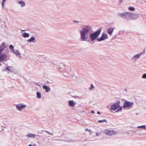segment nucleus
Returning <instances> with one entry per match:
<instances>
[{"mask_svg":"<svg viewBox=\"0 0 146 146\" xmlns=\"http://www.w3.org/2000/svg\"><path fill=\"white\" fill-rule=\"evenodd\" d=\"M24 31H25V30H21V32H24Z\"/></svg>","mask_w":146,"mask_h":146,"instance_id":"obj_39","label":"nucleus"},{"mask_svg":"<svg viewBox=\"0 0 146 146\" xmlns=\"http://www.w3.org/2000/svg\"><path fill=\"white\" fill-rule=\"evenodd\" d=\"M145 52V50H143V53Z\"/></svg>","mask_w":146,"mask_h":146,"instance_id":"obj_42","label":"nucleus"},{"mask_svg":"<svg viewBox=\"0 0 146 146\" xmlns=\"http://www.w3.org/2000/svg\"><path fill=\"white\" fill-rule=\"evenodd\" d=\"M119 108L117 110V111H120L122 109V107L121 106H119Z\"/></svg>","mask_w":146,"mask_h":146,"instance_id":"obj_27","label":"nucleus"},{"mask_svg":"<svg viewBox=\"0 0 146 146\" xmlns=\"http://www.w3.org/2000/svg\"><path fill=\"white\" fill-rule=\"evenodd\" d=\"M108 38V35L104 33H102V35L101 37L99 38H98L97 40L99 41H101L104 40Z\"/></svg>","mask_w":146,"mask_h":146,"instance_id":"obj_8","label":"nucleus"},{"mask_svg":"<svg viewBox=\"0 0 146 146\" xmlns=\"http://www.w3.org/2000/svg\"><path fill=\"white\" fill-rule=\"evenodd\" d=\"M104 122H107V120L106 119H104L103 120H100L98 121V122L99 123Z\"/></svg>","mask_w":146,"mask_h":146,"instance_id":"obj_25","label":"nucleus"},{"mask_svg":"<svg viewBox=\"0 0 146 146\" xmlns=\"http://www.w3.org/2000/svg\"><path fill=\"white\" fill-rule=\"evenodd\" d=\"M1 65H2V64H0V66H1Z\"/></svg>","mask_w":146,"mask_h":146,"instance_id":"obj_43","label":"nucleus"},{"mask_svg":"<svg viewBox=\"0 0 146 146\" xmlns=\"http://www.w3.org/2000/svg\"><path fill=\"white\" fill-rule=\"evenodd\" d=\"M142 78H146V74H143Z\"/></svg>","mask_w":146,"mask_h":146,"instance_id":"obj_29","label":"nucleus"},{"mask_svg":"<svg viewBox=\"0 0 146 146\" xmlns=\"http://www.w3.org/2000/svg\"><path fill=\"white\" fill-rule=\"evenodd\" d=\"M44 131L46 133H48L49 135H53V133H50L48 131H45V130Z\"/></svg>","mask_w":146,"mask_h":146,"instance_id":"obj_28","label":"nucleus"},{"mask_svg":"<svg viewBox=\"0 0 146 146\" xmlns=\"http://www.w3.org/2000/svg\"><path fill=\"white\" fill-rule=\"evenodd\" d=\"M92 31V29L90 26H84L80 31V40L86 41L88 39V35Z\"/></svg>","mask_w":146,"mask_h":146,"instance_id":"obj_1","label":"nucleus"},{"mask_svg":"<svg viewBox=\"0 0 146 146\" xmlns=\"http://www.w3.org/2000/svg\"><path fill=\"white\" fill-rule=\"evenodd\" d=\"M68 102L69 105L70 107H74L75 105V104L73 100H69Z\"/></svg>","mask_w":146,"mask_h":146,"instance_id":"obj_13","label":"nucleus"},{"mask_svg":"<svg viewBox=\"0 0 146 146\" xmlns=\"http://www.w3.org/2000/svg\"><path fill=\"white\" fill-rule=\"evenodd\" d=\"M131 12H126L122 13H119L118 14V15L127 21L131 20Z\"/></svg>","mask_w":146,"mask_h":146,"instance_id":"obj_2","label":"nucleus"},{"mask_svg":"<svg viewBox=\"0 0 146 146\" xmlns=\"http://www.w3.org/2000/svg\"><path fill=\"white\" fill-rule=\"evenodd\" d=\"M65 141L68 142H71L72 141V140H68L67 141Z\"/></svg>","mask_w":146,"mask_h":146,"instance_id":"obj_30","label":"nucleus"},{"mask_svg":"<svg viewBox=\"0 0 146 146\" xmlns=\"http://www.w3.org/2000/svg\"><path fill=\"white\" fill-rule=\"evenodd\" d=\"M143 53H141L140 54H136L135 55H134L133 57L132 58V60H137L140 57V55L142 54H143Z\"/></svg>","mask_w":146,"mask_h":146,"instance_id":"obj_12","label":"nucleus"},{"mask_svg":"<svg viewBox=\"0 0 146 146\" xmlns=\"http://www.w3.org/2000/svg\"><path fill=\"white\" fill-rule=\"evenodd\" d=\"M120 103L119 101H116L115 103H114L111 105L110 108L111 110L113 111L115 110L117 108L119 107Z\"/></svg>","mask_w":146,"mask_h":146,"instance_id":"obj_4","label":"nucleus"},{"mask_svg":"<svg viewBox=\"0 0 146 146\" xmlns=\"http://www.w3.org/2000/svg\"><path fill=\"white\" fill-rule=\"evenodd\" d=\"M7 70L6 69V68H5V69H2V71L3 72H4V71H6V70Z\"/></svg>","mask_w":146,"mask_h":146,"instance_id":"obj_32","label":"nucleus"},{"mask_svg":"<svg viewBox=\"0 0 146 146\" xmlns=\"http://www.w3.org/2000/svg\"><path fill=\"white\" fill-rule=\"evenodd\" d=\"M128 9L131 11H134L135 10V8L133 7H129L128 8Z\"/></svg>","mask_w":146,"mask_h":146,"instance_id":"obj_22","label":"nucleus"},{"mask_svg":"<svg viewBox=\"0 0 146 146\" xmlns=\"http://www.w3.org/2000/svg\"><path fill=\"white\" fill-rule=\"evenodd\" d=\"M43 88L45 90L46 92H48L50 90V88L47 86L46 85H44L42 86Z\"/></svg>","mask_w":146,"mask_h":146,"instance_id":"obj_14","label":"nucleus"},{"mask_svg":"<svg viewBox=\"0 0 146 146\" xmlns=\"http://www.w3.org/2000/svg\"><path fill=\"white\" fill-rule=\"evenodd\" d=\"M29 146H32L31 144H30L29 145Z\"/></svg>","mask_w":146,"mask_h":146,"instance_id":"obj_41","label":"nucleus"},{"mask_svg":"<svg viewBox=\"0 0 146 146\" xmlns=\"http://www.w3.org/2000/svg\"><path fill=\"white\" fill-rule=\"evenodd\" d=\"M97 113L99 114H100V113L99 111H98L97 112Z\"/></svg>","mask_w":146,"mask_h":146,"instance_id":"obj_38","label":"nucleus"},{"mask_svg":"<svg viewBox=\"0 0 146 146\" xmlns=\"http://www.w3.org/2000/svg\"><path fill=\"white\" fill-rule=\"evenodd\" d=\"M29 34L26 33H24L23 34L22 36L24 37H29Z\"/></svg>","mask_w":146,"mask_h":146,"instance_id":"obj_19","label":"nucleus"},{"mask_svg":"<svg viewBox=\"0 0 146 146\" xmlns=\"http://www.w3.org/2000/svg\"><path fill=\"white\" fill-rule=\"evenodd\" d=\"M2 6L3 7H4V3L2 2Z\"/></svg>","mask_w":146,"mask_h":146,"instance_id":"obj_35","label":"nucleus"},{"mask_svg":"<svg viewBox=\"0 0 146 146\" xmlns=\"http://www.w3.org/2000/svg\"><path fill=\"white\" fill-rule=\"evenodd\" d=\"M138 127L139 128H142L145 129H146V126L145 125H143L142 126H138Z\"/></svg>","mask_w":146,"mask_h":146,"instance_id":"obj_26","label":"nucleus"},{"mask_svg":"<svg viewBox=\"0 0 146 146\" xmlns=\"http://www.w3.org/2000/svg\"><path fill=\"white\" fill-rule=\"evenodd\" d=\"M27 41L30 42H33L35 43L36 42V40L34 37H32L30 39L27 40Z\"/></svg>","mask_w":146,"mask_h":146,"instance_id":"obj_15","label":"nucleus"},{"mask_svg":"<svg viewBox=\"0 0 146 146\" xmlns=\"http://www.w3.org/2000/svg\"><path fill=\"white\" fill-rule=\"evenodd\" d=\"M36 98H41V94L39 92L36 93Z\"/></svg>","mask_w":146,"mask_h":146,"instance_id":"obj_21","label":"nucleus"},{"mask_svg":"<svg viewBox=\"0 0 146 146\" xmlns=\"http://www.w3.org/2000/svg\"><path fill=\"white\" fill-rule=\"evenodd\" d=\"M36 135L32 133H29L26 136L28 137H31L32 138H34L35 137Z\"/></svg>","mask_w":146,"mask_h":146,"instance_id":"obj_17","label":"nucleus"},{"mask_svg":"<svg viewBox=\"0 0 146 146\" xmlns=\"http://www.w3.org/2000/svg\"><path fill=\"white\" fill-rule=\"evenodd\" d=\"M94 87L93 85L92 84H91L90 87V88L89 89L90 90H92L94 89Z\"/></svg>","mask_w":146,"mask_h":146,"instance_id":"obj_24","label":"nucleus"},{"mask_svg":"<svg viewBox=\"0 0 146 146\" xmlns=\"http://www.w3.org/2000/svg\"><path fill=\"white\" fill-rule=\"evenodd\" d=\"M104 133L107 135L109 136L115 134L114 131L108 129L105 130L104 131Z\"/></svg>","mask_w":146,"mask_h":146,"instance_id":"obj_6","label":"nucleus"},{"mask_svg":"<svg viewBox=\"0 0 146 146\" xmlns=\"http://www.w3.org/2000/svg\"><path fill=\"white\" fill-rule=\"evenodd\" d=\"M101 29H100L95 32L91 33L90 36V38L91 41H93L95 40H97L98 36L101 33Z\"/></svg>","mask_w":146,"mask_h":146,"instance_id":"obj_3","label":"nucleus"},{"mask_svg":"<svg viewBox=\"0 0 146 146\" xmlns=\"http://www.w3.org/2000/svg\"><path fill=\"white\" fill-rule=\"evenodd\" d=\"M100 133H100V132L97 133H96V135L97 136H98L99 135H100Z\"/></svg>","mask_w":146,"mask_h":146,"instance_id":"obj_31","label":"nucleus"},{"mask_svg":"<svg viewBox=\"0 0 146 146\" xmlns=\"http://www.w3.org/2000/svg\"><path fill=\"white\" fill-rule=\"evenodd\" d=\"M133 105V102L126 101L124 102L123 108H129L132 106Z\"/></svg>","mask_w":146,"mask_h":146,"instance_id":"obj_5","label":"nucleus"},{"mask_svg":"<svg viewBox=\"0 0 146 146\" xmlns=\"http://www.w3.org/2000/svg\"><path fill=\"white\" fill-rule=\"evenodd\" d=\"M74 22H75V23H79V21H74Z\"/></svg>","mask_w":146,"mask_h":146,"instance_id":"obj_34","label":"nucleus"},{"mask_svg":"<svg viewBox=\"0 0 146 146\" xmlns=\"http://www.w3.org/2000/svg\"><path fill=\"white\" fill-rule=\"evenodd\" d=\"M114 29V28L110 27L107 29V32L110 35H111L112 34Z\"/></svg>","mask_w":146,"mask_h":146,"instance_id":"obj_11","label":"nucleus"},{"mask_svg":"<svg viewBox=\"0 0 146 146\" xmlns=\"http://www.w3.org/2000/svg\"><path fill=\"white\" fill-rule=\"evenodd\" d=\"M7 70L11 72H13L14 70L12 66H8L6 67Z\"/></svg>","mask_w":146,"mask_h":146,"instance_id":"obj_18","label":"nucleus"},{"mask_svg":"<svg viewBox=\"0 0 146 146\" xmlns=\"http://www.w3.org/2000/svg\"><path fill=\"white\" fill-rule=\"evenodd\" d=\"M9 48L10 49L13 51L14 48L13 46L12 45H10L9 46Z\"/></svg>","mask_w":146,"mask_h":146,"instance_id":"obj_23","label":"nucleus"},{"mask_svg":"<svg viewBox=\"0 0 146 146\" xmlns=\"http://www.w3.org/2000/svg\"><path fill=\"white\" fill-rule=\"evenodd\" d=\"M5 1H6V0H3L2 2L4 3Z\"/></svg>","mask_w":146,"mask_h":146,"instance_id":"obj_37","label":"nucleus"},{"mask_svg":"<svg viewBox=\"0 0 146 146\" xmlns=\"http://www.w3.org/2000/svg\"><path fill=\"white\" fill-rule=\"evenodd\" d=\"M120 2H122L123 0H119Z\"/></svg>","mask_w":146,"mask_h":146,"instance_id":"obj_40","label":"nucleus"},{"mask_svg":"<svg viewBox=\"0 0 146 146\" xmlns=\"http://www.w3.org/2000/svg\"><path fill=\"white\" fill-rule=\"evenodd\" d=\"M12 52L14 54H16L17 55H19L20 54V53L17 50H14Z\"/></svg>","mask_w":146,"mask_h":146,"instance_id":"obj_20","label":"nucleus"},{"mask_svg":"<svg viewBox=\"0 0 146 146\" xmlns=\"http://www.w3.org/2000/svg\"><path fill=\"white\" fill-rule=\"evenodd\" d=\"M85 130L86 131H91V130L90 129H85Z\"/></svg>","mask_w":146,"mask_h":146,"instance_id":"obj_33","label":"nucleus"},{"mask_svg":"<svg viewBox=\"0 0 146 146\" xmlns=\"http://www.w3.org/2000/svg\"><path fill=\"white\" fill-rule=\"evenodd\" d=\"M7 56L6 54H2L0 55V62L5 59Z\"/></svg>","mask_w":146,"mask_h":146,"instance_id":"obj_10","label":"nucleus"},{"mask_svg":"<svg viewBox=\"0 0 146 146\" xmlns=\"http://www.w3.org/2000/svg\"><path fill=\"white\" fill-rule=\"evenodd\" d=\"M17 109L19 110H21L26 107V105H24L23 104H20L16 105Z\"/></svg>","mask_w":146,"mask_h":146,"instance_id":"obj_7","label":"nucleus"},{"mask_svg":"<svg viewBox=\"0 0 146 146\" xmlns=\"http://www.w3.org/2000/svg\"><path fill=\"white\" fill-rule=\"evenodd\" d=\"M91 113H94V111H91Z\"/></svg>","mask_w":146,"mask_h":146,"instance_id":"obj_36","label":"nucleus"},{"mask_svg":"<svg viewBox=\"0 0 146 146\" xmlns=\"http://www.w3.org/2000/svg\"><path fill=\"white\" fill-rule=\"evenodd\" d=\"M18 4H19L21 7H23L25 6V3L23 1H20L18 2Z\"/></svg>","mask_w":146,"mask_h":146,"instance_id":"obj_16","label":"nucleus"},{"mask_svg":"<svg viewBox=\"0 0 146 146\" xmlns=\"http://www.w3.org/2000/svg\"><path fill=\"white\" fill-rule=\"evenodd\" d=\"M131 20H133L137 19L139 17V15L138 14H135L132 13H131Z\"/></svg>","mask_w":146,"mask_h":146,"instance_id":"obj_9","label":"nucleus"}]
</instances>
